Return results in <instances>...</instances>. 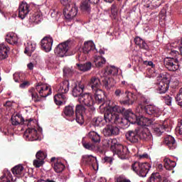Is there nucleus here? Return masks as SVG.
<instances>
[{"label":"nucleus","mask_w":182,"mask_h":182,"mask_svg":"<svg viewBox=\"0 0 182 182\" xmlns=\"http://www.w3.org/2000/svg\"><path fill=\"white\" fill-rule=\"evenodd\" d=\"M33 123L34 122L32 119L25 120L22 117L18 115L11 117V124H13V126L26 124L28 128L24 132L23 136L26 138L32 137V141L39 140V134H38V131L35 128L32 127V126H33Z\"/></svg>","instance_id":"nucleus-1"},{"label":"nucleus","mask_w":182,"mask_h":182,"mask_svg":"<svg viewBox=\"0 0 182 182\" xmlns=\"http://www.w3.org/2000/svg\"><path fill=\"white\" fill-rule=\"evenodd\" d=\"M125 137L128 141L132 144L139 143L140 140L147 141L151 139V134L141 127H138L134 129L129 130L125 134Z\"/></svg>","instance_id":"nucleus-2"},{"label":"nucleus","mask_w":182,"mask_h":182,"mask_svg":"<svg viewBox=\"0 0 182 182\" xmlns=\"http://www.w3.org/2000/svg\"><path fill=\"white\" fill-rule=\"evenodd\" d=\"M28 93L34 103H39V102H42V97H48L52 95V88L40 82L36 84V87L30 88Z\"/></svg>","instance_id":"nucleus-3"},{"label":"nucleus","mask_w":182,"mask_h":182,"mask_svg":"<svg viewBox=\"0 0 182 182\" xmlns=\"http://www.w3.org/2000/svg\"><path fill=\"white\" fill-rule=\"evenodd\" d=\"M110 111H106L104 114V119L106 123H114V124H122L124 123V119L120 117L119 113L124 114L126 108L117 105L111 107Z\"/></svg>","instance_id":"nucleus-4"},{"label":"nucleus","mask_w":182,"mask_h":182,"mask_svg":"<svg viewBox=\"0 0 182 182\" xmlns=\"http://www.w3.org/2000/svg\"><path fill=\"white\" fill-rule=\"evenodd\" d=\"M168 53L173 56V58L166 57L164 60V64L170 72H177V70L180 69V65L178 64V58H180V56H178V51L171 49L168 50ZM177 55L178 57H177Z\"/></svg>","instance_id":"nucleus-5"},{"label":"nucleus","mask_w":182,"mask_h":182,"mask_svg":"<svg viewBox=\"0 0 182 182\" xmlns=\"http://www.w3.org/2000/svg\"><path fill=\"white\" fill-rule=\"evenodd\" d=\"M114 95L116 97H120V96H123V98L119 100L120 105H123L124 106H130V105H133L134 101L137 99L136 95L133 94L131 92L117 89L114 91Z\"/></svg>","instance_id":"nucleus-6"},{"label":"nucleus","mask_w":182,"mask_h":182,"mask_svg":"<svg viewBox=\"0 0 182 182\" xmlns=\"http://www.w3.org/2000/svg\"><path fill=\"white\" fill-rule=\"evenodd\" d=\"M60 2L63 5V15L66 19H73L77 15V7L75 4H69V0H60Z\"/></svg>","instance_id":"nucleus-7"},{"label":"nucleus","mask_w":182,"mask_h":182,"mask_svg":"<svg viewBox=\"0 0 182 182\" xmlns=\"http://www.w3.org/2000/svg\"><path fill=\"white\" fill-rule=\"evenodd\" d=\"M150 167V164L146 162L141 163L135 161L132 165L133 171H134L138 176H140L141 177H146V176H147V173H149Z\"/></svg>","instance_id":"nucleus-8"},{"label":"nucleus","mask_w":182,"mask_h":182,"mask_svg":"<svg viewBox=\"0 0 182 182\" xmlns=\"http://www.w3.org/2000/svg\"><path fill=\"white\" fill-rule=\"evenodd\" d=\"M78 102L81 105H84L87 107H89L90 112H95L96 109L95 108V99L93 98V95L90 93H84L78 98Z\"/></svg>","instance_id":"nucleus-9"},{"label":"nucleus","mask_w":182,"mask_h":182,"mask_svg":"<svg viewBox=\"0 0 182 182\" xmlns=\"http://www.w3.org/2000/svg\"><path fill=\"white\" fill-rule=\"evenodd\" d=\"M160 77V93L163 95L166 93L168 90V87H170V74L166 73V71H161Z\"/></svg>","instance_id":"nucleus-10"},{"label":"nucleus","mask_w":182,"mask_h":182,"mask_svg":"<svg viewBox=\"0 0 182 182\" xmlns=\"http://www.w3.org/2000/svg\"><path fill=\"white\" fill-rule=\"evenodd\" d=\"M81 163L83 166H89L92 167L93 170H96V166H99L97 163V159L93 155H84L82 156Z\"/></svg>","instance_id":"nucleus-11"},{"label":"nucleus","mask_w":182,"mask_h":182,"mask_svg":"<svg viewBox=\"0 0 182 182\" xmlns=\"http://www.w3.org/2000/svg\"><path fill=\"white\" fill-rule=\"evenodd\" d=\"M68 50H69V42H65L60 43L54 50V53L57 56L63 58L64 56H67L66 53H68Z\"/></svg>","instance_id":"nucleus-12"},{"label":"nucleus","mask_w":182,"mask_h":182,"mask_svg":"<svg viewBox=\"0 0 182 182\" xmlns=\"http://www.w3.org/2000/svg\"><path fill=\"white\" fill-rule=\"evenodd\" d=\"M119 133L120 129H119V127L112 124L107 125L103 129V134L104 136H105V137L118 136Z\"/></svg>","instance_id":"nucleus-13"},{"label":"nucleus","mask_w":182,"mask_h":182,"mask_svg":"<svg viewBox=\"0 0 182 182\" xmlns=\"http://www.w3.org/2000/svg\"><path fill=\"white\" fill-rule=\"evenodd\" d=\"M124 116L125 118L123 119L124 123L122 124H124V123H127V122L132 124H134V123H139V118L137 117V116H136V114H134V113H133L131 109H126L125 112L124 113Z\"/></svg>","instance_id":"nucleus-14"},{"label":"nucleus","mask_w":182,"mask_h":182,"mask_svg":"<svg viewBox=\"0 0 182 182\" xmlns=\"http://www.w3.org/2000/svg\"><path fill=\"white\" fill-rule=\"evenodd\" d=\"M53 45V38L46 36L41 41L42 50L44 52H50L52 50V46Z\"/></svg>","instance_id":"nucleus-15"},{"label":"nucleus","mask_w":182,"mask_h":182,"mask_svg":"<svg viewBox=\"0 0 182 182\" xmlns=\"http://www.w3.org/2000/svg\"><path fill=\"white\" fill-rule=\"evenodd\" d=\"M114 154H117L118 157L122 160H124L129 157V149L127 146H123L122 144L114 151Z\"/></svg>","instance_id":"nucleus-16"},{"label":"nucleus","mask_w":182,"mask_h":182,"mask_svg":"<svg viewBox=\"0 0 182 182\" xmlns=\"http://www.w3.org/2000/svg\"><path fill=\"white\" fill-rule=\"evenodd\" d=\"M31 6L26 1H22L18 6V17L25 19L26 15L29 14Z\"/></svg>","instance_id":"nucleus-17"},{"label":"nucleus","mask_w":182,"mask_h":182,"mask_svg":"<svg viewBox=\"0 0 182 182\" xmlns=\"http://www.w3.org/2000/svg\"><path fill=\"white\" fill-rule=\"evenodd\" d=\"M83 90H85V85L81 82H75L74 85H73L72 95L74 97H78L79 99V97L85 95Z\"/></svg>","instance_id":"nucleus-18"},{"label":"nucleus","mask_w":182,"mask_h":182,"mask_svg":"<svg viewBox=\"0 0 182 182\" xmlns=\"http://www.w3.org/2000/svg\"><path fill=\"white\" fill-rule=\"evenodd\" d=\"M94 96L93 99L95 100V105H100L102 106V105H105V92L102 89L97 90L95 91H92Z\"/></svg>","instance_id":"nucleus-19"},{"label":"nucleus","mask_w":182,"mask_h":182,"mask_svg":"<svg viewBox=\"0 0 182 182\" xmlns=\"http://www.w3.org/2000/svg\"><path fill=\"white\" fill-rule=\"evenodd\" d=\"M162 144H166L168 146L170 150H174L177 147V144L176 143V139L171 135L166 134L164 137Z\"/></svg>","instance_id":"nucleus-20"},{"label":"nucleus","mask_w":182,"mask_h":182,"mask_svg":"<svg viewBox=\"0 0 182 182\" xmlns=\"http://www.w3.org/2000/svg\"><path fill=\"white\" fill-rule=\"evenodd\" d=\"M82 52L84 55H89L92 52H96V46L92 41H85L82 48Z\"/></svg>","instance_id":"nucleus-21"},{"label":"nucleus","mask_w":182,"mask_h":182,"mask_svg":"<svg viewBox=\"0 0 182 182\" xmlns=\"http://www.w3.org/2000/svg\"><path fill=\"white\" fill-rule=\"evenodd\" d=\"M105 146L107 147H110L111 151L112 153L117 150V147L119 146L121 144L117 141L116 139H107L104 141Z\"/></svg>","instance_id":"nucleus-22"},{"label":"nucleus","mask_w":182,"mask_h":182,"mask_svg":"<svg viewBox=\"0 0 182 182\" xmlns=\"http://www.w3.org/2000/svg\"><path fill=\"white\" fill-rule=\"evenodd\" d=\"M100 85H102V82L97 77H92L90 80L89 86L92 88V92L100 90Z\"/></svg>","instance_id":"nucleus-23"},{"label":"nucleus","mask_w":182,"mask_h":182,"mask_svg":"<svg viewBox=\"0 0 182 182\" xmlns=\"http://www.w3.org/2000/svg\"><path fill=\"white\" fill-rule=\"evenodd\" d=\"M102 87L105 90H110L114 86V80L112 77H105L102 81Z\"/></svg>","instance_id":"nucleus-24"},{"label":"nucleus","mask_w":182,"mask_h":182,"mask_svg":"<svg viewBox=\"0 0 182 182\" xmlns=\"http://www.w3.org/2000/svg\"><path fill=\"white\" fill-rule=\"evenodd\" d=\"M69 80H65L60 84L58 95H65L69 92Z\"/></svg>","instance_id":"nucleus-25"},{"label":"nucleus","mask_w":182,"mask_h":182,"mask_svg":"<svg viewBox=\"0 0 182 182\" xmlns=\"http://www.w3.org/2000/svg\"><path fill=\"white\" fill-rule=\"evenodd\" d=\"M64 117H73L75 116V107L72 105L65 106L63 110Z\"/></svg>","instance_id":"nucleus-26"},{"label":"nucleus","mask_w":182,"mask_h":182,"mask_svg":"<svg viewBox=\"0 0 182 182\" xmlns=\"http://www.w3.org/2000/svg\"><path fill=\"white\" fill-rule=\"evenodd\" d=\"M9 46L4 43L0 44V60H4L8 58V52H9Z\"/></svg>","instance_id":"nucleus-27"},{"label":"nucleus","mask_w":182,"mask_h":182,"mask_svg":"<svg viewBox=\"0 0 182 182\" xmlns=\"http://www.w3.org/2000/svg\"><path fill=\"white\" fill-rule=\"evenodd\" d=\"M163 160H164V166L166 170L171 171L173 170V168H174V167H176V166H177V164L176 163V161H172L168 157L164 158Z\"/></svg>","instance_id":"nucleus-28"},{"label":"nucleus","mask_w":182,"mask_h":182,"mask_svg":"<svg viewBox=\"0 0 182 182\" xmlns=\"http://www.w3.org/2000/svg\"><path fill=\"white\" fill-rule=\"evenodd\" d=\"M0 182H14L12 173L8 169H5L3 176L0 177Z\"/></svg>","instance_id":"nucleus-29"},{"label":"nucleus","mask_w":182,"mask_h":182,"mask_svg":"<svg viewBox=\"0 0 182 182\" xmlns=\"http://www.w3.org/2000/svg\"><path fill=\"white\" fill-rule=\"evenodd\" d=\"M135 44L140 48V49H144L145 50H149V46L144 41V40L140 38V37H136L134 40Z\"/></svg>","instance_id":"nucleus-30"},{"label":"nucleus","mask_w":182,"mask_h":182,"mask_svg":"<svg viewBox=\"0 0 182 182\" xmlns=\"http://www.w3.org/2000/svg\"><path fill=\"white\" fill-rule=\"evenodd\" d=\"M88 137L92 143H94V144L100 143V135H99V134L95 131L90 132L88 133Z\"/></svg>","instance_id":"nucleus-31"},{"label":"nucleus","mask_w":182,"mask_h":182,"mask_svg":"<svg viewBox=\"0 0 182 182\" xmlns=\"http://www.w3.org/2000/svg\"><path fill=\"white\" fill-rule=\"evenodd\" d=\"M6 41L10 45H16L18 43V37L14 33H9L6 36Z\"/></svg>","instance_id":"nucleus-32"},{"label":"nucleus","mask_w":182,"mask_h":182,"mask_svg":"<svg viewBox=\"0 0 182 182\" xmlns=\"http://www.w3.org/2000/svg\"><path fill=\"white\" fill-rule=\"evenodd\" d=\"M94 63L97 68H102L106 63V59L100 55H95L94 57Z\"/></svg>","instance_id":"nucleus-33"},{"label":"nucleus","mask_w":182,"mask_h":182,"mask_svg":"<svg viewBox=\"0 0 182 182\" xmlns=\"http://www.w3.org/2000/svg\"><path fill=\"white\" fill-rule=\"evenodd\" d=\"M62 100H63L64 102H66V95L63 94H57L54 96V102L58 106H61V105L63 104V101Z\"/></svg>","instance_id":"nucleus-34"},{"label":"nucleus","mask_w":182,"mask_h":182,"mask_svg":"<svg viewBox=\"0 0 182 182\" xmlns=\"http://www.w3.org/2000/svg\"><path fill=\"white\" fill-rule=\"evenodd\" d=\"M152 123L153 120L151 118L144 117L143 116H141L138 121V124L140 126H150Z\"/></svg>","instance_id":"nucleus-35"},{"label":"nucleus","mask_w":182,"mask_h":182,"mask_svg":"<svg viewBox=\"0 0 182 182\" xmlns=\"http://www.w3.org/2000/svg\"><path fill=\"white\" fill-rule=\"evenodd\" d=\"M77 69L81 72H89L92 69V63L87 62L83 64H77Z\"/></svg>","instance_id":"nucleus-36"},{"label":"nucleus","mask_w":182,"mask_h":182,"mask_svg":"<svg viewBox=\"0 0 182 182\" xmlns=\"http://www.w3.org/2000/svg\"><path fill=\"white\" fill-rule=\"evenodd\" d=\"M54 171L55 173H62L65 170V164L58 160L55 163H54Z\"/></svg>","instance_id":"nucleus-37"},{"label":"nucleus","mask_w":182,"mask_h":182,"mask_svg":"<svg viewBox=\"0 0 182 182\" xmlns=\"http://www.w3.org/2000/svg\"><path fill=\"white\" fill-rule=\"evenodd\" d=\"M14 80L16 83H21V82H23L25 80V74L22 73H15L13 75Z\"/></svg>","instance_id":"nucleus-38"},{"label":"nucleus","mask_w":182,"mask_h":182,"mask_svg":"<svg viewBox=\"0 0 182 182\" xmlns=\"http://www.w3.org/2000/svg\"><path fill=\"white\" fill-rule=\"evenodd\" d=\"M141 110L142 112H144V113H146L149 116H151L152 114H154V113H156V108L153 107V105H146Z\"/></svg>","instance_id":"nucleus-39"},{"label":"nucleus","mask_w":182,"mask_h":182,"mask_svg":"<svg viewBox=\"0 0 182 182\" xmlns=\"http://www.w3.org/2000/svg\"><path fill=\"white\" fill-rule=\"evenodd\" d=\"M11 171L14 176H21L23 171V166L17 165L11 169Z\"/></svg>","instance_id":"nucleus-40"},{"label":"nucleus","mask_w":182,"mask_h":182,"mask_svg":"<svg viewBox=\"0 0 182 182\" xmlns=\"http://www.w3.org/2000/svg\"><path fill=\"white\" fill-rule=\"evenodd\" d=\"M81 11L89 12L90 11V4H89V0H82L80 4Z\"/></svg>","instance_id":"nucleus-41"},{"label":"nucleus","mask_w":182,"mask_h":182,"mask_svg":"<svg viewBox=\"0 0 182 182\" xmlns=\"http://www.w3.org/2000/svg\"><path fill=\"white\" fill-rule=\"evenodd\" d=\"M150 101L149 100V99L144 97H140L139 100V107L141 109H143L144 107H146V105H149V102Z\"/></svg>","instance_id":"nucleus-42"},{"label":"nucleus","mask_w":182,"mask_h":182,"mask_svg":"<svg viewBox=\"0 0 182 182\" xmlns=\"http://www.w3.org/2000/svg\"><path fill=\"white\" fill-rule=\"evenodd\" d=\"M86 113V108L83 106V104L77 105L75 107V114L85 115Z\"/></svg>","instance_id":"nucleus-43"},{"label":"nucleus","mask_w":182,"mask_h":182,"mask_svg":"<svg viewBox=\"0 0 182 182\" xmlns=\"http://www.w3.org/2000/svg\"><path fill=\"white\" fill-rule=\"evenodd\" d=\"M31 19L35 23H39L41 21H42V14L39 12H36L33 14V16H31Z\"/></svg>","instance_id":"nucleus-44"},{"label":"nucleus","mask_w":182,"mask_h":182,"mask_svg":"<svg viewBox=\"0 0 182 182\" xmlns=\"http://www.w3.org/2000/svg\"><path fill=\"white\" fill-rule=\"evenodd\" d=\"M35 51V47L32 44H27V46H26L24 53L26 55H28V56H31L32 55V52Z\"/></svg>","instance_id":"nucleus-45"},{"label":"nucleus","mask_w":182,"mask_h":182,"mask_svg":"<svg viewBox=\"0 0 182 182\" xmlns=\"http://www.w3.org/2000/svg\"><path fill=\"white\" fill-rule=\"evenodd\" d=\"M149 182H160V173H153L149 178Z\"/></svg>","instance_id":"nucleus-46"},{"label":"nucleus","mask_w":182,"mask_h":182,"mask_svg":"<svg viewBox=\"0 0 182 182\" xmlns=\"http://www.w3.org/2000/svg\"><path fill=\"white\" fill-rule=\"evenodd\" d=\"M75 120L78 124L82 126V124H85V115L75 114Z\"/></svg>","instance_id":"nucleus-47"},{"label":"nucleus","mask_w":182,"mask_h":182,"mask_svg":"<svg viewBox=\"0 0 182 182\" xmlns=\"http://www.w3.org/2000/svg\"><path fill=\"white\" fill-rule=\"evenodd\" d=\"M161 99L167 106H171V97L170 95H162L161 96Z\"/></svg>","instance_id":"nucleus-48"},{"label":"nucleus","mask_w":182,"mask_h":182,"mask_svg":"<svg viewBox=\"0 0 182 182\" xmlns=\"http://www.w3.org/2000/svg\"><path fill=\"white\" fill-rule=\"evenodd\" d=\"M102 122H103V119H102L101 117H98L93 118L92 123V125L95 126V127H97L100 126V123H102Z\"/></svg>","instance_id":"nucleus-49"},{"label":"nucleus","mask_w":182,"mask_h":182,"mask_svg":"<svg viewBox=\"0 0 182 182\" xmlns=\"http://www.w3.org/2000/svg\"><path fill=\"white\" fill-rule=\"evenodd\" d=\"M105 73L107 75H116L117 73V69L114 67H107Z\"/></svg>","instance_id":"nucleus-50"},{"label":"nucleus","mask_w":182,"mask_h":182,"mask_svg":"<svg viewBox=\"0 0 182 182\" xmlns=\"http://www.w3.org/2000/svg\"><path fill=\"white\" fill-rule=\"evenodd\" d=\"M176 100L178 105L182 107V87L179 90L178 93L176 95Z\"/></svg>","instance_id":"nucleus-51"},{"label":"nucleus","mask_w":182,"mask_h":182,"mask_svg":"<svg viewBox=\"0 0 182 182\" xmlns=\"http://www.w3.org/2000/svg\"><path fill=\"white\" fill-rule=\"evenodd\" d=\"M82 146L85 147V149H87V150H95V146L93 144L86 142L85 140H82Z\"/></svg>","instance_id":"nucleus-52"},{"label":"nucleus","mask_w":182,"mask_h":182,"mask_svg":"<svg viewBox=\"0 0 182 182\" xmlns=\"http://www.w3.org/2000/svg\"><path fill=\"white\" fill-rule=\"evenodd\" d=\"M45 163V161H42L41 159H36L33 161V164L34 167L36 168H39V167H42Z\"/></svg>","instance_id":"nucleus-53"},{"label":"nucleus","mask_w":182,"mask_h":182,"mask_svg":"<svg viewBox=\"0 0 182 182\" xmlns=\"http://www.w3.org/2000/svg\"><path fill=\"white\" fill-rule=\"evenodd\" d=\"M36 157L38 160H42L44 161V160L46 159V154H45L42 151H38L36 154Z\"/></svg>","instance_id":"nucleus-54"},{"label":"nucleus","mask_w":182,"mask_h":182,"mask_svg":"<svg viewBox=\"0 0 182 182\" xmlns=\"http://www.w3.org/2000/svg\"><path fill=\"white\" fill-rule=\"evenodd\" d=\"M63 75L66 77H72V75H73V72L69 68H63Z\"/></svg>","instance_id":"nucleus-55"},{"label":"nucleus","mask_w":182,"mask_h":182,"mask_svg":"<svg viewBox=\"0 0 182 182\" xmlns=\"http://www.w3.org/2000/svg\"><path fill=\"white\" fill-rule=\"evenodd\" d=\"M102 163H103V164L105 163L112 164L113 163V158L112 156H105V157L102 159Z\"/></svg>","instance_id":"nucleus-56"},{"label":"nucleus","mask_w":182,"mask_h":182,"mask_svg":"<svg viewBox=\"0 0 182 182\" xmlns=\"http://www.w3.org/2000/svg\"><path fill=\"white\" fill-rule=\"evenodd\" d=\"M161 130H164L160 132L161 135L163 134V133H164V134H167L166 133H168V132H170V128H168L166 124V121H164L162 126H161Z\"/></svg>","instance_id":"nucleus-57"},{"label":"nucleus","mask_w":182,"mask_h":182,"mask_svg":"<svg viewBox=\"0 0 182 182\" xmlns=\"http://www.w3.org/2000/svg\"><path fill=\"white\" fill-rule=\"evenodd\" d=\"M117 6L115 4H113L111 6V14L112 15V16H114V18H116V16H117Z\"/></svg>","instance_id":"nucleus-58"},{"label":"nucleus","mask_w":182,"mask_h":182,"mask_svg":"<svg viewBox=\"0 0 182 182\" xmlns=\"http://www.w3.org/2000/svg\"><path fill=\"white\" fill-rule=\"evenodd\" d=\"M31 85V83L29 82V81H25V80L20 82V85H19V87L21 89H25L26 87H29V85Z\"/></svg>","instance_id":"nucleus-59"},{"label":"nucleus","mask_w":182,"mask_h":182,"mask_svg":"<svg viewBox=\"0 0 182 182\" xmlns=\"http://www.w3.org/2000/svg\"><path fill=\"white\" fill-rule=\"evenodd\" d=\"M152 127L154 129V133H156L158 136H160V124H154Z\"/></svg>","instance_id":"nucleus-60"},{"label":"nucleus","mask_w":182,"mask_h":182,"mask_svg":"<svg viewBox=\"0 0 182 182\" xmlns=\"http://www.w3.org/2000/svg\"><path fill=\"white\" fill-rule=\"evenodd\" d=\"M176 133H179L182 134V119L178 123L177 127L176 128Z\"/></svg>","instance_id":"nucleus-61"},{"label":"nucleus","mask_w":182,"mask_h":182,"mask_svg":"<svg viewBox=\"0 0 182 182\" xmlns=\"http://www.w3.org/2000/svg\"><path fill=\"white\" fill-rule=\"evenodd\" d=\"M116 182H132L130 179H127L123 176H119L117 178Z\"/></svg>","instance_id":"nucleus-62"},{"label":"nucleus","mask_w":182,"mask_h":182,"mask_svg":"<svg viewBox=\"0 0 182 182\" xmlns=\"http://www.w3.org/2000/svg\"><path fill=\"white\" fill-rule=\"evenodd\" d=\"M167 13V10L166 9V8H164L161 11V16L163 17L162 19H164V18H166V14Z\"/></svg>","instance_id":"nucleus-63"},{"label":"nucleus","mask_w":182,"mask_h":182,"mask_svg":"<svg viewBox=\"0 0 182 182\" xmlns=\"http://www.w3.org/2000/svg\"><path fill=\"white\" fill-rule=\"evenodd\" d=\"M179 50L181 52V54H178V56H182V38L181 40V44H180V46H179Z\"/></svg>","instance_id":"nucleus-64"}]
</instances>
